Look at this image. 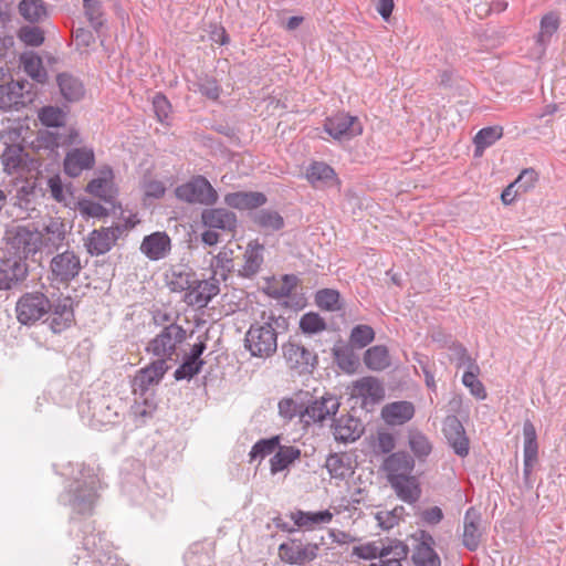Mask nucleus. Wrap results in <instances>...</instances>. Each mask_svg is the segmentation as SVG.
<instances>
[{
	"label": "nucleus",
	"instance_id": "nucleus-1",
	"mask_svg": "<svg viewBox=\"0 0 566 566\" xmlns=\"http://www.w3.org/2000/svg\"><path fill=\"white\" fill-rule=\"evenodd\" d=\"M99 480L95 470L84 463L78 464V474L69 489L60 495V501L78 514L92 513L97 501Z\"/></svg>",
	"mask_w": 566,
	"mask_h": 566
},
{
	"label": "nucleus",
	"instance_id": "nucleus-2",
	"mask_svg": "<svg viewBox=\"0 0 566 566\" xmlns=\"http://www.w3.org/2000/svg\"><path fill=\"white\" fill-rule=\"evenodd\" d=\"M275 322L276 318L271 314L268 321L255 322L249 327L244 337V347L251 356L265 359L276 353L277 332L274 327Z\"/></svg>",
	"mask_w": 566,
	"mask_h": 566
},
{
	"label": "nucleus",
	"instance_id": "nucleus-3",
	"mask_svg": "<svg viewBox=\"0 0 566 566\" xmlns=\"http://www.w3.org/2000/svg\"><path fill=\"white\" fill-rule=\"evenodd\" d=\"M7 244L14 251L13 256L21 260L36 253L42 244V233L34 227L12 224L4 233Z\"/></svg>",
	"mask_w": 566,
	"mask_h": 566
},
{
	"label": "nucleus",
	"instance_id": "nucleus-4",
	"mask_svg": "<svg viewBox=\"0 0 566 566\" xmlns=\"http://www.w3.org/2000/svg\"><path fill=\"white\" fill-rule=\"evenodd\" d=\"M51 308V301L42 292L25 293L17 302V318L23 325H32L48 315Z\"/></svg>",
	"mask_w": 566,
	"mask_h": 566
},
{
	"label": "nucleus",
	"instance_id": "nucleus-5",
	"mask_svg": "<svg viewBox=\"0 0 566 566\" xmlns=\"http://www.w3.org/2000/svg\"><path fill=\"white\" fill-rule=\"evenodd\" d=\"M186 339V331L177 325L170 324L164 327L146 347V350L159 359H171L176 355L177 346Z\"/></svg>",
	"mask_w": 566,
	"mask_h": 566
},
{
	"label": "nucleus",
	"instance_id": "nucleus-6",
	"mask_svg": "<svg viewBox=\"0 0 566 566\" xmlns=\"http://www.w3.org/2000/svg\"><path fill=\"white\" fill-rule=\"evenodd\" d=\"M176 197L188 203L212 206L218 200V193L208 179L196 176L190 181L176 188Z\"/></svg>",
	"mask_w": 566,
	"mask_h": 566
},
{
	"label": "nucleus",
	"instance_id": "nucleus-7",
	"mask_svg": "<svg viewBox=\"0 0 566 566\" xmlns=\"http://www.w3.org/2000/svg\"><path fill=\"white\" fill-rule=\"evenodd\" d=\"M323 543V536L319 543H304L302 539L291 538L279 546V555L284 563L303 565L317 557L319 546Z\"/></svg>",
	"mask_w": 566,
	"mask_h": 566
},
{
	"label": "nucleus",
	"instance_id": "nucleus-8",
	"mask_svg": "<svg viewBox=\"0 0 566 566\" xmlns=\"http://www.w3.org/2000/svg\"><path fill=\"white\" fill-rule=\"evenodd\" d=\"M80 256L70 250L54 255L50 262V277L53 282L69 284L81 272Z\"/></svg>",
	"mask_w": 566,
	"mask_h": 566
},
{
	"label": "nucleus",
	"instance_id": "nucleus-9",
	"mask_svg": "<svg viewBox=\"0 0 566 566\" xmlns=\"http://www.w3.org/2000/svg\"><path fill=\"white\" fill-rule=\"evenodd\" d=\"M325 130L337 140H348L361 134L363 126L356 116L337 113L328 117L324 124Z\"/></svg>",
	"mask_w": 566,
	"mask_h": 566
},
{
	"label": "nucleus",
	"instance_id": "nucleus-10",
	"mask_svg": "<svg viewBox=\"0 0 566 566\" xmlns=\"http://www.w3.org/2000/svg\"><path fill=\"white\" fill-rule=\"evenodd\" d=\"M282 352L289 367L296 369L300 374L312 371L317 363L314 353L293 342L283 344Z\"/></svg>",
	"mask_w": 566,
	"mask_h": 566
},
{
	"label": "nucleus",
	"instance_id": "nucleus-11",
	"mask_svg": "<svg viewBox=\"0 0 566 566\" xmlns=\"http://www.w3.org/2000/svg\"><path fill=\"white\" fill-rule=\"evenodd\" d=\"M219 282L220 280L213 275L209 280L195 277V284H191L189 292L186 293L185 302L199 308L207 306L212 297L219 294Z\"/></svg>",
	"mask_w": 566,
	"mask_h": 566
},
{
	"label": "nucleus",
	"instance_id": "nucleus-12",
	"mask_svg": "<svg viewBox=\"0 0 566 566\" xmlns=\"http://www.w3.org/2000/svg\"><path fill=\"white\" fill-rule=\"evenodd\" d=\"M28 274L24 260L11 256L0 260V290H10L22 282Z\"/></svg>",
	"mask_w": 566,
	"mask_h": 566
},
{
	"label": "nucleus",
	"instance_id": "nucleus-13",
	"mask_svg": "<svg viewBox=\"0 0 566 566\" xmlns=\"http://www.w3.org/2000/svg\"><path fill=\"white\" fill-rule=\"evenodd\" d=\"M339 408V401L335 396L327 395L323 396L321 399H315L312 401L303 412H301V418L305 422H322L325 419L334 416Z\"/></svg>",
	"mask_w": 566,
	"mask_h": 566
},
{
	"label": "nucleus",
	"instance_id": "nucleus-14",
	"mask_svg": "<svg viewBox=\"0 0 566 566\" xmlns=\"http://www.w3.org/2000/svg\"><path fill=\"white\" fill-rule=\"evenodd\" d=\"M415 468L413 458L405 452L398 451L389 454L382 463L387 481L410 475Z\"/></svg>",
	"mask_w": 566,
	"mask_h": 566
},
{
	"label": "nucleus",
	"instance_id": "nucleus-15",
	"mask_svg": "<svg viewBox=\"0 0 566 566\" xmlns=\"http://www.w3.org/2000/svg\"><path fill=\"white\" fill-rule=\"evenodd\" d=\"M171 250V240L166 232L157 231L146 235L140 244V252L151 261L166 258Z\"/></svg>",
	"mask_w": 566,
	"mask_h": 566
},
{
	"label": "nucleus",
	"instance_id": "nucleus-16",
	"mask_svg": "<svg viewBox=\"0 0 566 566\" xmlns=\"http://www.w3.org/2000/svg\"><path fill=\"white\" fill-rule=\"evenodd\" d=\"M444 436L455 454L467 457L469 453V439L460 420L452 416L448 417L443 426Z\"/></svg>",
	"mask_w": 566,
	"mask_h": 566
},
{
	"label": "nucleus",
	"instance_id": "nucleus-17",
	"mask_svg": "<svg viewBox=\"0 0 566 566\" xmlns=\"http://www.w3.org/2000/svg\"><path fill=\"white\" fill-rule=\"evenodd\" d=\"M483 532L481 530V515L470 507L463 518L462 544L471 552L478 549Z\"/></svg>",
	"mask_w": 566,
	"mask_h": 566
},
{
	"label": "nucleus",
	"instance_id": "nucleus-18",
	"mask_svg": "<svg viewBox=\"0 0 566 566\" xmlns=\"http://www.w3.org/2000/svg\"><path fill=\"white\" fill-rule=\"evenodd\" d=\"M50 312L51 318L49 326L55 334L69 328L74 321V312L71 297L60 298L55 304H52Z\"/></svg>",
	"mask_w": 566,
	"mask_h": 566
},
{
	"label": "nucleus",
	"instance_id": "nucleus-19",
	"mask_svg": "<svg viewBox=\"0 0 566 566\" xmlns=\"http://www.w3.org/2000/svg\"><path fill=\"white\" fill-rule=\"evenodd\" d=\"M95 163L94 151L90 148H75L67 153L64 159V171L70 177H77L85 169L93 167Z\"/></svg>",
	"mask_w": 566,
	"mask_h": 566
},
{
	"label": "nucleus",
	"instance_id": "nucleus-20",
	"mask_svg": "<svg viewBox=\"0 0 566 566\" xmlns=\"http://www.w3.org/2000/svg\"><path fill=\"white\" fill-rule=\"evenodd\" d=\"M202 223L209 229L232 231L237 227V216L224 208L205 209L201 213Z\"/></svg>",
	"mask_w": 566,
	"mask_h": 566
},
{
	"label": "nucleus",
	"instance_id": "nucleus-21",
	"mask_svg": "<svg viewBox=\"0 0 566 566\" xmlns=\"http://www.w3.org/2000/svg\"><path fill=\"white\" fill-rule=\"evenodd\" d=\"M113 178L112 169L104 168L99 171L98 177L88 182L86 191L106 202H113L117 192Z\"/></svg>",
	"mask_w": 566,
	"mask_h": 566
},
{
	"label": "nucleus",
	"instance_id": "nucleus-22",
	"mask_svg": "<svg viewBox=\"0 0 566 566\" xmlns=\"http://www.w3.org/2000/svg\"><path fill=\"white\" fill-rule=\"evenodd\" d=\"M224 203L239 210H256L266 203V197L259 191H237L224 196Z\"/></svg>",
	"mask_w": 566,
	"mask_h": 566
},
{
	"label": "nucleus",
	"instance_id": "nucleus-23",
	"mask_svg": "<svg viewBox=\"0 0 566 566\" xmlns=\"http://www.w3.org/2000/svg\"><path fill=\"white\" fill-rule=\"evenodd\" d=\"M250 219L253 224L265 234L280 231L285 226L283 217L272 209H256L250 212Z\"/></svg>",
	"mask_w": 566,
	"mask_h": 566
},
{
	"label": "nucleus",
	"instance_id": "nucleus-24",
	"mask_svg": "<svg viewBox=\"0 0 566 566\" xmlns=\"http://www.w3.org/2000/svg\"><path fill=\"white\" fill-rule=\"evenodd\" d=\"M168 368L165 359L157 358L138 371L134 379V386L138 387L140 391H146L151 385L158 384L163 379Z\"/></svg>",
	"mask_w": 566,
	"mask_h": 566
},
{
	"label": "nucleus",
	"instance_id": "nucleus-25",
	"mask_svg": "<svg viewBox=\"0 0 566 566\" xmlns=\"http://www.w3.org/2000/svg\"><path fill=\"white\" fill-rule=\"evenodd\" d=\"M350 395L353 397H359L364 400L369 399L371 402H376L384 398L385 390L377 378L367 376L353 382L350 387Z\"/></svg>",
	"mask_w": 566,
	"mask_h": 566
},
{
	"label": "nucleus",
	"instance_id": "nucleus-26",
	"mask_svg": "<svg viewBox=\"0 0 566 566\" xmlns=\"http://www.w3.org/2000/svg\"><path fill=\"white\" fill-rule=\"evenodd\" d=\"M196 273L187 265L177 264L166 273V283L172 292H189Z\"/></svg>",
	"mask_w": 566,
	"mask_h": 566
},
{
	"label": "nucleus",
	"instance_id": "nucleus-27",
	"mask_svg": "<svg viewBox=\"0 0 566 566\" xmlns=\"http://www.w3.org/2000/svg\"><path fill=\"white\" fill-rule=\"evenodd\" d=\"M264 245L258 240L249 242L243 254L244 264L239 270V275L251 279L259 273L263 263Z\"/></svg>",
	"mask_w": 566,
	"mask_h": 566
},
{
	"label": "nucleus",
	"instance_id": "nucleus-28",
	"mask_svg": "<svg viewBox=\"0 0 566 566\" xmlns=\"http://www.w3.org/2000/svg\"><path fill=\"white\" fill-rule=\"evenodd\" d=\"M415 415V407L410 401H395L386 405L381 417L390 426H400L408 422Z\"/></svg>",
	"mask_w": 566,
	"mask_h": 566
},
{
	"label": "nucleus",
	"instance_id": "nucleus-29",
	"mask_svg": "<svg viewBox=\"0 0 566 566\" xmlns=\"http://www.w3.org/2000/svg\"><path fill=\"white\" fill-rule=\"evenodd\" d=\"M363 433V427L354 417H340L333 426V434L337 441L353 442Z\"/></svg>",
	"mask_w": 566,
	"mask_h": 566
},
{
	"label": "nucleus",
	"instance_id": "nucleus-30",
	"mask_svg": "<svg viewBox=\"0 0 566 566\" xmlns=\"http://www.w3.org/2000/svg\"><path fill=\"white\" fill-rule=\"evenodd\" d=\"M114 245V237L104 228L95 229L84 239V247L91 255H103Z\"/></svg>",
	"mask_w": 566,
	"mask_h": 566
},
{
	"label": "nucleus",
	"instance_id": "nucleus-31",
	"mask_svg": "<svg viewBox=\"0 0 566 566\" xmlns=\"http://www.w3.org/2000/svg\"><path fill=\"white\" fill-rule=\"evenodd\" d=\"M2 78L3 73L2 70H0V80ZM22 88L23 85L19 82L11 81L9 83H0V109H18L19 105H23Z\"/></svg>",
	"mask_w": 566,
	"mask_h": 566
},
{
	"label": "nucleus",
	"instance_id": "nucleus-32",
	"mask_svg": "<svg viewBox=\"0 0 566 566\" xmlns=\"http://www.w3.org/2000/svg\"><path fill=\"white\" fill-rule=\"evenodd\" d=\"M399 499L407 503H415L420 496L417 479L410 474L388 481Z\"/></svg>",
	"mask_w": 566,
	"mask_h": 566
},
{
	"label": "nucleus",
	"instance_id": "nucleus-33",
	"mask_svg": "<svg viewBox=\"0 0 566 566\" xmlns=\"http://www.w3.org/2000/svg\"><path fill=\"white\" fill-rule=\"evenodd\" d=\"M306 177L315 187H334L338 185L334 169L324 163L312 164L307 169Z\"/></svg>",
	"mask_w": 566,
	"mask_h": 566
},
{
	"label": "nucleus",
	"instance_id": "nucleus-34",
	"mask_svg": "<svg viewBox=\"0 0 566 566\" xmlns=\"http://www.w3.org/2000/svg\"><path fill=\"white\" fill-rule=\"evenodd\" d=\"M20 15L30 23H39L49 17L44 0H21L18 4Z\"/></svg>",
	"mask_w": 566,
	"mask_h": 566
},
{
	"label": "nucleus",
	"instance_id": "nucleus-35",
	"mask_svg": "<svg viewBox=\"0 0 566 566\" xmlns=\"http://www.w3.org/2000/svg\"><path fill=\"white\" fill-rule=\"evenodd\" d=\"M291 518L300 528L312 530L318 524H328L333 520V514L328 510L319 512L296 511L291 513Z\"/></svg>",
	"mask_w": 566,
	"mask_h": 566
},
{
	"label": "nucleus",
	"instance_id": "nucleus-36",
	"mask_svg": "<svg viewBox=\"0 0 566 566\" xmlns=\"http://www.w3.org/2000/svg\"><path fill=\"white\" fill-rule=\"evenodd\" d=\"M559 28V17L555 12L546 13L542 20L539 25V32L536 35V44L538 45V52L541 54L544 53L547 44L551 42V39L554 33Z\"/></svg>",
	"mask_w": 566,
	"mask_h": 566
},
{
	"label": "nucleus",
	"instance_id": "nucleus-37",
	"mask_svg": "<svg viewBox=\"0 0 566 566\" xmlns=\"http://www.w3.org/2000/svg\"><path fill=\"white\" fill-rule=\"evenodd\" d=\"M56 80L60 92L67 102H77L84 96L83 84L77 77L62 73L57 75Z\"/></svg>",
	"mask_w": 566,
	"mask_h": 566
},
{
	"label": "nucleus",
	"instance_id": "nucleus-38",
	"mask_svg": "<svg viewBox=\"0 0 566 566\" xmlns=\"http://www.w3.org/2000/svg\"><path fill=\"white\" fill-rule=\"evenodd\" d=\"M301 457V450L293 446H279L276 453L271 458V473L276 474L289 468Z\"/></svg>",
	"mask_w": 566,
	"mask_h": 566
},
{
	"label": "nucleus",
	"instance_id": "nucleus-39",
	"mask_svg": "<svg viewBox=\"0 0 566 566\" xmlns=\"http://www.w3.org/2000/svg\"><path fill=\"white\" fill-rule=\"evenodd\" d=\"M395 551V546L392 545H384L381 541L379 542H369L366 544H361L355 546L353 548V555L363 558V559H381L386 557V554H392Z\"/></svg>",
	"mask_w": 566,
	"mask_h": 566
},
{
	"label": "nucleus",
	"instance_id": "nucleus-40",
	"mask_svg": "<svg viewBox=\"0 0 566 566\" xmlns=\"http://www.w3.org/2000/svg\"><path fill=\"white\" fill-rule=\"evenodd\" d=\"M212 275L219 280L226 281L233 270V250L222 248L219 253L212 258L210 263Z\"/></svg>",
	"mask_w": 566,
	"mask_h": 566
},
{
	"label": "nucleus",
	"instance_id": "nucleus-41",
	"mask_svg": "<svg viewBox=\"0 0 566 566\" xmlns=\"http://www.w3.org/2000/svg\"><path fill=\"white\" fill-rule=\"evenodd\" d=\"M503 136V129L499 126H490L480 129L474 136L473 143L475 146L474 156L481 157L485 148L492 146L496 140Z\"/></svg>",
	"mask_w": 566,
	"mask_h": 566
},
{
	"label": "nucleus",
	"instance_id": "nucleus-42",
	"mask_svg": "<svg viewBox=\"0 0 566 566\" xmlns=\"http://www.w3.org/2000/svg\"><path fill=\"white\" fill-rule=\"evenodd\" d=\"M365 365L371 370H384L390 366V356L387 347L376 345L368 348L364 355Z\"/></svg>",
	"mask_w": 566,
	"mask_h": 566
},
{
	"label": "nucleus",
	"instance_id": "nucleus-43",
	"mask_svg": "<svg viewBox=\"0 0 566 566\" xmlns=\"http://www.w3.org/2000/svg\"><path fill=\"white\" fill-rule=\"evenodd\" d=\"M25 157L23 146L13 145L12 148H4L1 156L4 171L9 175L18 172L24 165Z\"/></svg>",
	"mask_w": 566,
	"mask_h": 566
},
{
	"label": "nucleus",
	"instance_id": "nucleus-44",
	"mask_svg": "<svg viewBox=\"0 0 566 566\" xmlns=\"http://www.w3.org/2000/svg\"><path fill=\"white\" fill-rule=\"evenodd\" d=\"M67 114L57 106H44L38 112V118L46 127H62L66 123Z\"/></svg>",
	"mask_w": 566,
	"mask_h": 566
},
{
	"label": "nucleus",
	"instance_id": "nucleus-45",
	"mask_svg": "<svg viewBox=\"0 0 566 566\" xmlns=\"http://www.w3.org/2000/svg\"><path fill=\"white\" fill-rule=\"evenodd\" d=\"M24 72L39 83L46 80V71L42 64V60L36 54H25L22 56Z\"/></svg>",
	"mask_w": 566,
	"mask_h": 566
},
{
	"label": "nucleus",
	"instance_id": "nucleus-46",
	"mask_svg": "<svg viewBox=\"0 0 566 566\" xmlns=\"http://www.w3.org/2000/svg\"><path fill=\"white\" fill-rule=\"evenodd\" d=\"M409 447L418 459H423L431 453L432 446L429 439L420 431L409 432Z\"/></svg>",
	"mask_w": 566,
	"mask_h": 566
},
{
	"label": "nucleus",
	"instance_id": "nucleus-47",
	"mask_svg": "<svg viewBox=\"0 0 566 566\" xmlns=\"http://www.w3.org/2000/svg\"><path fill=\"white\" fill-rule=\"evenodd\" d=\"M280 446V437L274 436L269 439L259 440L251 449L249 455L250 460L253 461L256 458L263 459L264 457L271 454L275 451Z\"/></svg>",
	"mask_w": 566,
	"mask_h": 566
},
{
	"label": "nucleus",
	"instance_id": "nucleus-48",
	"mask_svg": "<svg viewBox=\"0 0 566 566\" xmlns=\"http://www.w3.org/2000/svg\"><path fill=\"white\" fill-rule=\"evenodd\" d=\"M339 296L336 290L324 289L316 293L315 301L319 308L336 311L339 308Z\"/></svg>",
	"mask_w": 566,
	"mask_h": 566
},
{
	"label": "nucleus",
	"instance_id": "nucleus-49",
	"mask_svg": "<svg viewBox=\"0 0 566 566\" xmlns=\"http://www.w3.org/2000/svg\"><path fill=\"white\" fill-rule=\"evenodd\" d=\"M413 562L418 566H441L440 557L430 546H417Z\"/></svg>",
	"mask_w": 566,
	"mask_h": 566
},
{
	"label": "nucleus",
	"instance_id": "nucleus-50",
	"mask_svg": "<svg viewBox=\"0 0 566 566\" xmlns=\"http://www.w3.org/2000/svg\"><path fill=\"white\" fill-rule=\"evenodd\" d=\"M475 368H469L462 377L463 385L470 389V392L478 399H485L486 392L483 384L478 379Z\"/></svg>",
	"mask_w": 566,
	"mask_h": 566
},
{
	"label": "nucleus",
	"instance_id": "nucleus-51",
	"mask_svg": "<svg viewBox=\"0 0 566 566\" xmlns=\"http://www.w3.org/2000/svg\"><path fill=\"white\" fill-rule=\"evenodd\" d=\"M329 475L334 479H345L349 473V467L344 462L343 457L331 454L325 462Z\"/></svg>",
	"mask_w": 566,
	"mask_h": 566
},
{
	"label": "nucleus",
	"instance_id": "nucleus-52",
	"mask_svg": "<svg viewBox=\"0 0 566 566\" xmlns=\"http://www.w3.org/2000/svg\"><path fill=\"white\" fill-rule=\"evenodd\" d=\"M203 364V360H192L186 357L184 363L175 370L174 377L176 380L191 379L200 373Z\"/></svg>",
	"mask_w": 566,
	"mask_h": 566
},
{
	"label": "nucleus",
	"instance_id": "nucleus-53",
	"mask_svg": "<svg viewBox=\"0 0 566 566\" xmlns=\"http://www.w3.org/2000/svg\"><path fill=\"white\" fill-rule=\"evenodd\" d=\"M300 328L307 334H315L326 328L325 321L317 313H306L301 317Z\"/></svg>",
	"mask_w": 566,
	"mask_h": 566
},
{
	"label": "nucleus",
	"instance_id": "nucleus-54",
	"mask_svg": "<svg viewBox=\"0 0 566 566\" xmlns=\"http://www.w3.org/2000/svg\"><path fill=\"white\" fill-rule=\"evenodd\" d=\"M374 338V329L368 325H357L352 329L350 333V343L359 348L370 344Z\"/></svg>",
	"mask_w": 566,
	"mask_h": 566
},
{
	"label": "nucleus",
	"instance_id": "nucleus-55",
	"mask_svg": "<svg viewBox=\"0 0 566 566\" xmlns=\"http://www.w3.org/2000/svg\"><path fill=\"white\" fill-rule=\"evenodd\" d=\"M450 359L455 361L458 367L467 366L468 368L479 370V367L469 355L467 348L461 344H453L450 347Z\"/></svg>",
	"mask_w": 566,
	"mask_h": 566
},
{
	"label": "nucleus",
	"instance_id": "nucleus-56",
	"mask_svg": "<svg viewBox=\"0 0 566 566\" xmlns=\"http://www.w3.org/2000/svg\"><path fill=\"white\" fill-rule=\"evenodd\" d=\"M23 126L18 125L14 127H8L0 133V140L6 148H12L13 145L23 146L24 137L22 136Z\"/></svg>",
	"mask_w": 566,
	"mask_h": 566
},
{
	"label": "nucleus",
	"instance_id": "nucleus-57",
	"mask_svg": "<svg viewBox=\"0 0 566 566\" xmlns=\"http://www.w3.org/2000/svg\"><path fill=\"white\" fill-rule=\"evenodd\" d=\"M19 38L27 45L40 46L44 42V33L38 27H22L19 31Z\"/></svg>",
	"mask_w": 566,
	"mask_h": 566
},
{
	"label": "nucleus",
	"instance_id": "nucleus-58",
	"mask_svg": "<svg viewBox=\"0 0 566 566\" xmlns=\"http://www.w3.org/2000/svg\"><path fill=\"white\" fill-rule=\"evenodd\" d=\"M406 546L396 544L392 554H386L385 558L374 562L368 566H402L401 559L406 556Z\"/></svg>",
	"mask_w": 566,
	"mask_h": 566
},
{
	"label": "nucleus",
	"instance_id": "nucleus-59",
	"mask_svg": "<svg viewBox=\"0 0 566 566\" xmlns=\"http://www.w3.org/2000/svg\"><path fill=\"white\" fill-rule=\"evenodd\" d=\"M537 181V174L534 169H524L516 180L513 182L516 187V192L525 193L534 187Z\"/></svg>",
	"mask_w": 566,
	"mask_h": 566
},
{
	"label": "nucleus",
	"instance_id": "nucleus-60",
	"mask_svg": "<svg viewBox=\"0 0 566 566\" xmlns=\"http://www.w3.org/2000/svg\"><path fill=\"white\" fill-rule=\"evenodd\" d=\"M84 10L91 25L98 30L103 24L101 3L98 1L84 2Z\"/></svg>",
	"mask_w": 566,
	"mask_h": 566
},
{
	"label": "nucleus",
	"instance_id": "nucleus-61",
	"mask_svg": "<svg viewBox=\"0 0 566 566\" xmlns=\"http://www.w3.org/2000/svg\"><path fill=\"white\" fill-rule=\"evenodd\" d=\"M44 231L49 235V240H51L53 244H57L64 240L65 226L57 219L50 220V222L45 224Z\"/></svg>",
	"mask_w": 566,
	"mask_h": 566
},
{
	"label": "nucleus",
	"instance_id": "nucleus-62",
	"mask_svg": "<svg viewBox=\"0 0 566 566\" xmlns=\"http://www.w3.org/2000/svg\"><path fill=\"white\" fill-rule=\"evenodd\" d=\"M297 277L295 275H284L281 283L273 287V294L275 297H289L293 290L296 287Z\"/></svg>",
	"mask_w": 566,
	"mask_h": 566
},
{
	"label": "nucleus",
	"instance_id": "nucleus-63",
	"mask_svg": "<svg viewBox=\"0 0 566 566\" xmlns=\"http://www.w3.org/2000/svg\"><path fill=\"white\" fill-rule=\"evenodd\" d=\"M153 107L159 122L164 123L170 113V103L165 95L158 93L153 98Z\"/></svg>",
	"mask_w": 566,
	"mask_h": 566
},
{
	"label": "nucleus",
	"instance_id": "nucleus-64",
	"mask_svg": "<svg viewBox=\"0 0 566 566\" xmlns=\"http://www.w3.org/2000/svg\"><path fill=\"white\" fill-rule=\"evenodd\" d=\"M51 142L49 146L51 147H60V146H66L71 145L77 142L78 133L75 128H67L66 135L61 134H50Z\"/></svg>",
	"mask_w": 566,
	"mask_h": 566
}]
</instances>
